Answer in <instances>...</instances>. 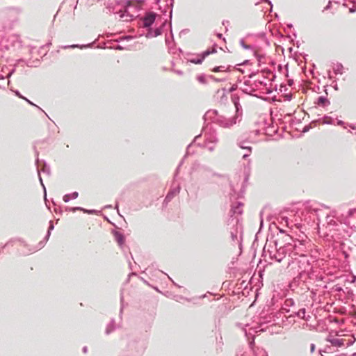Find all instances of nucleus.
Returning <instances> with one entry per match:
<instances>
[{
	"mask_svg": "<svg viewBox=\"0 0 356 356\" xmlns=\"http://www.w3.org/2000/svg\"><path fill=\"white\" fill-rule=\"evenodd\" d=\"M302 216L308 224L316 223L318 232L324 236H329L332 231L338 229L339 224L334 219L335 216L325 213L321 209L310 207L302 212Z\"/></svg>",
	"mask_w": 356,
	"mask_h": 356,
	"instance_id": "1",
	"label": "nucleus"
},
{
	"mask_svg": "<svg viewBox=\"0 0 356 356\" xmlns=\"http://www.w3.org/2000/svg\"><path fill=\"white\" fill-rule=\"evenodd\" d=\"M284 237V242H286L287 245H290V248H289V255L287 259L308 256V254H310L314 258L318 257V250L307 236H305L301 239H293L289 235H285Z\"/></svg>",
	"mask_w": 356,
	"mask_h": 356,
	"instance_id": "2",
	"label": "nucleus"
},
{
	"mask_svg": "<svg viewBox=\"0 0 356 356\" xmlns=\"http://www.w3.org/2000/svg\"><path fill=\"white\" fill-rule=\"evenodd\" d=\"M232 102L235 106L236 113L235 115L230 118H225L222 116L218 115L216 110H209L204 115V119H216L220 126L225 128H229L241 120L243 115L242 107L239 103V97L236 95L232 97Z\"/></svg>",
	"mask_w": 356,
	"mask_h": 356,
	"instance_id": "3",
	"label": "nucleus"
},
{
	"mask_svg": "<svg viewBox=\"0 0 356 356\" xmlns=\"http://www.w3.org/2000/svg\"><path fill=\"white\" fill-rule=\"evenodd\" d=\"M287 268L293 272L298 273V276L295 280L298 279L305 282L307 279H311L313 275L312 266H311L307 256L293 257L287 259Z\"/></svg>",
	"mask_w": 356,
	"mask_h": 356,
	"instance_id": "4",
	"label": "nucleus"
},
{
	"mask_svg": "<svg viewBox=\"0 0 356 356\" xmlns=\"http://www.w3.org/2000/svg\"><path fill=\"white\" fill-rule=\"evenodd\" d=\"M278 239H274L273 237L268 238L267 242L264 248V253L265 256L268 255L269 258L277 262H281L288 254L289 255V245L286 242L283 245H280L277 248Z\"/></svg>",
	"mask_w": 356,
	"mask_h": 356,
	"instance_id": "5",
	"label": "nucleus"
},
{
	"mask_svg": "<svg viewBox=\"0 0 356 356\" xmlns=\"http://www.w3.org/2000/svg\"><path fill=\"white\" fill-rule=\"evenodd\" d=\"M112 12L119 14L120 18L123 21L129 22L136 17L137 8L131 4L130 1L126 0L118 2L113 8Z\"/></svg>",
	"mask_w": 356,
	"mask_h": 356,
	"instance_id": "6",
	"label": "nucleus"
},
{
	"mask_svg": "<svg viewBox=\"0 0 356 356\" xmlns=\"http://www.w3.org/2000/svg\"><path fill=\"white\" fill-rule=\"evenodd\" d=\"M227 225L230 227V237L232 245H238L239 249L241 250L243 226L239 218L232 216L228 220Z\"/></svg>",
	"mask_w": 356,
	"mask_h": 356,
	"instance_id": "7",
	"label": "nucleus"
},
{
	"mask_svg": "<svg viewBox=\"0 0 356 356\" xmlns=\"http://www.w3.org/2000/svg\"><path fill=\"white\" fill-rule=\"evenodd\" d=\"M339 221L341 223H344L348 227H352L355 226L354 222L356 221V208L349 209L347 211L342 213Z\"/></svg>",
	"mask_w": 356,
	"mask_h": 356,
	"instance_id": "8",
	"label": "nucleus"
},
{
	"mask_svg": "<svg viewBox=\"0 0 356 356\" xmlns=\"http://www.w3.org/2000/svg\"><path fill=\"white\" fill-rule=\"evenodd\" d=\"M22 8L20 7H11L6 12V17L12 24L19 22V15L22 13Z\"/></svg>",
	"mask_w": 356,
	"mask_h": 356,
	"instance_id": "9",
	"label": "nucleus"
},
{
	"mask_svg": "<svg viewBox=\"0 0 356 356\" xmlns=\"http://www.w3.org/2000/svg\"><path fill=\"white\" fill-rule=\"evenodd\" d=\"M204 131V143H214L217 144L218 138L216 132L211 128L206 127Z\"/></svg>",
	"mask_w": 356,
	"mask_h": 356,
	"instance_id": "10",
	"label": "nucleus"
},
{
	"mask_svg": "<svg viewBox=\"0 0 356 356\" xmlns=\"http://www.w3.org/2000/svg\"><path fill=\"white\" fill-rule=\"evenodd\" d=\"M327 341L330 342V343L337 347H341L345 345L350 346L353 343L354 341L349 339L348 341L345 339H338V338H332L327 339Z\"/></svg>",
	"mask_w": 356,
	"mask_h": 356,
	"instance_id": "11",
	"label": "nucleus"
},
{
	"mask_svg": "<svg viewBox=\"0 0 356 356\" xmlns=\"http://www.w3.org/2000/svg\"><path fill=\"white\" fill-rule=\"evenodd\" d=\"M41 171L42 172H44V173H46L47 175H50V173H51L50 167L45 162H43V166H42V169L39 170L38 168V177H39L40 182L41 185L43 187L44 193V200H45V201H47V198H46V188H45V186H44V185L43 184L42 177L40 176V172Z\"/></svg>",
	"mask_w": 356,
	"mask_h": 356,
	"instance_id": "12",
	"label": "nucleus"
},
{
	"mask_svg": "<svg viewBox=\"0 0 356 356\" xmlns=\"http://www.w3.org/2000/svg\"><path fill=\"white\" fill-rule=\"evenodd\" d=\"M156 13L153 12L147 13L143 18L144 27H150L156 19Z\"/></svg>",
	"mask_w": 356,
	"mask_h": 356,
	"instance_id": "13",
	"label": "nucleus"
},
{
	"mask_svg": "<svg viewBox=\"0 0 356 356\" xmlns=\"http://www.w3.org/2000/svg\"><path fill=\"white\" fill-rule=\"evenodd\" d=\"M243 204L241 202H236V205H232L230 212L232 213L230 218L232 216L233 218H238V215L242 214L243 213Z\"/></svg>",
	"mask_w": 356,
	"mask_h": 356,
	"instance_id": "14",
	"label": "nucleus"
},
{
	"mask_svg": "<svg viewBox=\"0 0 356 356\" xmlns=\"http://www.w3.org/2000/svg\"><path fill=\"white\" fill-rule=\"evenodd\" d=\"M250 142L246 140H241L238 143V145L243 149L247 150V152L243 155V159H246L252 152V147L249 145Z\"/></svg>",
	"mask_w": 356,
	"mask_h": 356,
	"instance_id": "15",
	"label": "nucleus"
},
{
	"mask_svg": "<svg viewBox=\"0 0 356 356\" xmlns=\"http://www.w3.org/2000/svg\"><path fill=\"white\" fill-rule=\"evenodd\" d=\"M214 52H216V49L214 48L212 49V51L207 49L204 51L201 56H199L198 58L191 59L190 62L194 64H201L205 57Z\"/></svg>",
	"mask_w": 356,
	"mask_h": 356,
	"instance_id": "16",
	"label": "nucleus"
},
{
	"mask_svg": "<svg viewBox=\"0 0 356 356\" xmlns=\"http://www.w3.org/2000/svg\"><path fill=\"white\" fill-rule=\"evenodd\" d=\"M232 70H238V71H240L242 73H243V71L241 70V69L236 68V67H232V65H227V66L220 65V66L216 67L212 70V71L214 72H231Z\"/></svg>",
	"mask_w": 356,
	"mask_h": 356,
	"instance_id": "17",
	"label": "nucleus"
},
{
	"mask_svg": "<svg viewBox=\"0 0 356 356\" xmlns=\"http://www.w3.org/2000/svg\"><path fill=\"white\" fill-rule=\"evenodd\" d=\"M280 223L282 225H285L288 227H292L293 225H298V222L297 220H295V222H293V220H291L287 216H280Z\"/></svg>",
	"mask_w": 356,
	"mask_h": 356,
	"instance_id": "18",
	"label": "nucleus"
},
{
	"mask_svg": "<svg viewBox=\"0 0 356 356\" xmlns=\"http://www.w3.org/2000/svg\"><path fill=\"white\" fill-rule=\"evenodd\" d=\"M179 187L177 186L172 190H170L167 194L164 202L168 204L169 202L172 200V199L179 193Z\"/></svg>",
	"mask_w": 356,
	"mask_h": 356,
	"instance_id": "19",
	"label": "nucleus"
},
{
	"mask_svg": "<svg viewBox=\"0 0 356 356\" xmlns=\"http://www.w3.org/2000/svg\"><path fill=\"white\" fill-rule=\"evenodd\" d=\"M13 46L19 47L22 46V40L19 35H13L9 38Z\"/></svg>",
	"mask_w": 356,
	"mask_h": 356,
	"instance_id": "20",
	"label": "nucleus"
},
{
	"mask_svg": "<svg viewBox=\"0 0 356 356\" xmlns=\"http://www.w3.org/2000/svg\"><path fill=\"white\" fill-rule=\"evenodd\" d=\"M165 25V22L163 23L162 26L156 28L154 30L149 29L147 33L148 37H156L158 35H160L162 33V26Z\"/></svg>",
	"mask_w": 356,
	"mask_h": 356,
	"instance_id": "21",
	"label": "nucleus"
},
{
	"mask_svg": "<svg viewBox=\"0 0 356 356\" xmlns=\"http://www.w3.org/2000/svg\"><path fill=\"white\" fill-rule=\"evenodd\" d=\"M120 327V325H117L115 324L114 319H111V322L106 326V334H109L112 332H113L116 328Z\"/></svg>",
	"mask_w": 356,
	"mask_h": 356,
	"instance_id": "22",
	"label": "nucleus"
},
{
	"mask_svg": "<svg viewBox=\"0 0 356 356\" xmlns=\"http://www.w3.org/2000/svg\"><path fill=\"white\" fill-rule=\"evenodd\" d=\"M114 236L117 242L120 245H122L124 242V236L122 233L115 231L114 232Z\"/></svg>",
	"mask_w": 356,
	"mask_h": 356,
	"instance_id": "23",
	"label": "nucleus"
},
{
	"mask_svg": "<svg viewBox=\"0 0 356 356\" xmlns=\"http://www.w3.org/2000/svg\"><path fill=\"white\" fill-rule=\"evenodd\" d=\"M216 95L217 97H220L221 103H225L227 101V97L226 95V91L225 89L218 90Z\"/></svg>",
	"mask_w": 356,
	"mask_h": 356,
	"instance_id": "24",
	"label": "nucleus"
},
{
	"mask_svg": "<svg viewBox=\"0 0 356 356\" xmlns=\"http://www.w3.org/2000/svg\"><path fill=\"white\" fill-rule=\"evenodd\" d=\"M78 196H79V193H78V192H76V191H75V192H73V193H70V194H66V195H65L63 196V201H64L65 202H68L70 201V198H72V199H76V198H77V197H78Z\"/></svg>",
	"mask_w": 356,
	"mask_h": 356,
	"instance_id": "25",
	"label": "nucleus"
},
{
	"mask_svg": "<svg viewBox=\"0 0 356 356\" xmlns=\"http://www.w3.org/2000/svg\"><path fill=\"white\" fill-rule=\"evenodd\" d=\"M343 66L341 63H337L334 67L333 71L335 74H342L343 73Z\"/></svg>",
	"mask_w": 356,
	"mask_h": 356,
	"instance_id": "26",
	"label": "nucleus"
},
{
	"mask_svg": "<svg viewBox=\"0 0 356 356\" xmlns=\"http://www.w3.org/2000/svg\"><path fill=\"white\" fill-rule=\"evenodd\" d=\"M317 103L318 105H321L322 106H326L330 104L329 100L325 97L323 96H321L318 98Z\"/></svg>",
	"mask_w": 356,
	"mask_h": 356,
	"instance_id": "27",
	"label": "nucleus"
},
{
	"mask_svg": "<svg viewBox=\"0 0 356 356\" xmlns=\"http://www.w3.org/2000/svg\"><path fill=\"white\" fill-rule=\"evenodd\" d=\"M305 309L302 308L300 309L298 312H294V314L302 319H305L306 321H308V318L305 317Z\"/></svg>",
	"mask_w": 356,
	"mask_h": 356,
	"instance_id": "28",
	"label": "nucleus"
},
{
	"mask_svg": "<svg viewBox=\"0 0 356 356\" xmlns=\"http://www.w3.org/2000/svg\"><path fill=\"white\" fill-rule=\"evenodd\" d=\"M254 56L257 58V60L258 61V64L260 65L261 63H265L266 61V57L263 54H259L257 52H254Z\"/></svg>",
	"mask_w": 356,
	"mask_h": 356,
	"instance_id": "29",
	"label": "nucleus"
},
{
	"mask_svg": "<svg viewBox=\"0 0 356 356\" xmlns=\"http://www.w3.org/2000/svg\"><path fill=\"white\" fill-rule=\"evenodd\" d=\"M92 43H90V44H83V45L72 44V45H69V46H65L63 48L64 49H67V48H76V47H79L81 49H83V48H86V47H92Z\"/></svg>",
	"mask_w": 356,
	"mask_h": 356,
	"instance_id": "30",
	"label": "nucleus"
},
{
	"mask_svg": "<svg viewBox=\"0 0 356 356\" xmlns=\"http://www.w3.org/2000/svg\"><path fill=\"white\" fill-rule=\"evenodd\" d=\"M216 144L214 143H204V146L207 147L210 152H213L215 149Z\"/></svg>",
	"mask_w": 356,
	"mask_h": 356,
	"instance_id": "31",
	"label": "nucleus"
},
{
	"mask_svg": "<svg viewBox=\"0 0 356 356\" xmlns=\"http://www.w3.org/2000/svg\"><path fill=\"white\" fill-rule=\"evenodd\" d=\"M323 124H330L333 123V120L331 117L325 116L323 121Z\"/></svg>",
	"mask_w": 356,
	"mask_h": 356,
	"instance_id": "32",
	"label": "nucleus"
},
{
	"mask_svg": "<svg viewBox=\"0 0 356 356\" xmlns=\"http://www.w3.org/2000/svg\"><path fill=\"white\" fill-rule=\"evenodd\" d=\"M240 44H241V47H242L243 49H252V48H251V46H250V45H247V44H245V42H244V40H243V39H241V40H240Z\"/></svg>",
	"mask_w": 356,
	"mask_h": 356,
	"instance_id": "33",
	"label": "nucleus"
},
{
	"mask_svg": "<svg viewBox=\"0 0 356 356\" xmlns=\"http://www.w3.org/2000/svg\"><path fill=\"white\" fill-rule=\"evenodd\" d=\"M197 80L201 83H206V78L204 75H200L197 76Z\"/></svg>",
	"mask_w": 356,
	"mask_h": 356,
	"instance_id": "34",
	"label": "nucleus"
},
{
	"mask_svg": "<svg viewBox=\"0 0 356 356\" xmlns=\"http://www.w3.org/2000/svg\"><path fill=\"white\" fill-rule=\"evenodd\" d=\"M69 211H71L72 212H75L76 211H81L83 212V208L82 207H71V208H69L67 209Z\"/></svg>",
	"mask_w": 356,
	"mask_h": 356,
	"instance_id": "35",
	"label": "nucleus"
},
{
	"mask_svg": "<svg viewBox=\"0 0 356 356\" xmlns=\"http://www.w3.org/2000/svg\"><path fill=\"white\" fill-rule=\"evenodd\" d=\"M123 302V297L122 296L121 297V302ZM123 303L121 304V307H120V318L122 319V313H123Z\"/></svg>",
	"mask_w": 356,
	"mask_h": 356,
	"instance_id": "36",
	"label": "nucleus"
},
{
	"mask_svg": "<svg viewBox=\"0 0 356 356\" xmlns=\"http://www.w3.org/2000/svg\"><path fill=\"white\" fill-rule=\"evenodd\" d=\"M83 212L88 213V214H93V213H96L97 211L96 210H88V209H83Z\"/></svg>",
	"mask_w": 356,
	"mask_h": 356,
	"instance_id": "37",
	"label": "nucleus"
},
{
	"mask_svg": "<svg viewBox=\"0 0 356 356\" xmlns=\"http://www.w3.org/2000/svg\"><path fill=\"white\" fill-rule=\"evenodd\" d=\"M210 77L216 81H225L227 79V77H222L221 79H216L213 76H211Z\"/></svg>",
	"mask_w": 356,
	"mask_h": 356,
	"instance_id": "38",
	"label": "nucleus"
},
{
	"mask_svg": "<svg viewBox=\"0 0 356 356\" xmlns=\"http://www.w3.org/2000/svg\"><path fill=\"white\" fill-rule=\"evenodd\" d=\"M293 300L292 299H287L285 302L286 305H293Z\"/></svg>",
	"mask_w": 356,
	"mask_h": 356,
	"instance_id": "39",
	"label": "nucleus"
},
{
	"mask_svg": "<svg viewBox=\"0 0 356 356\" xmlns=\"http://www.w3.org/2000/svg\"><path fill=\"white\" fill-rule=\"evenodd\" d=\"M193 143H191L190 145H188V147H187V149H186V154H191V147H192V146H193Z\"/></svg>",
	"mask_w": 356,
	"mask_h": 356,
	"instance_id": "40",
	"label": "nucleus"
},
{
	"mask_svg": "<svg viewBox=\"0 0 356 356\" xmlns=\"http://www.w3.org/2000/svg\"><path fill=\"white\" fill-rule=\"evenodd\" d=\"M54 225H53V222H52V221H50V222H49V228H48V231H47V232H51V230H53V229H54Z\"/></svg>",
	"mask_w": 356,
	"mask_h": 356,
	"instance_id": "41",
	"label": "nucleus"
},
{
	"mask_svg": "<svg viewBox=\"0 0 356 356\" xmlns=\"http://www.w3.org/2000/svg\"><path fill=\"white\" fill-rule=\"evenodd\" d=\"M262 1L267 3L270 6V11L273 8V4L272 2L270 0H262Z\"/></svg>",
	"mask_w": 356,
	"mask_h": 356,
	"instance_id": "42",
	"label": "nucleus"
},
{
	"mask_svg": "<svg viewBox=\"0 0 356 356\" xmlns=\"http://www.w3.org/2000/svg\"><path fill=\"white\" fill-rule=\"evenodd\" d=\"M350 13H354L356 11V5H353V7L349 8Z\"/></svg>",
	"mask_w": 356,
	"mask_h": 356,
	"instance_id": "43",
	"label": "nucleus"
},
{
	"mask_svg": "<svg viewBox=\"0 0 356 356\" xmlns=\"http://www.w3.org/2000/svg\"><path fill=\"white\" fill-rule=\"evenodd\" d=\"M315 348H316V346H315V345L314 343H312L310 345V351H311V353H314V352Z\"/></svg>",
	"mask_w": 356,
	"mask_h": 356,
	"instance_id": "44",
	"label": "nucleus"
},
{
	"mask_svg": "<svg viewBox=\"0 0 356 356\" xmlns=\"http://www.w3.org/2000/svg\"><path fill=\"white\" fill-rule=\"evenodd\" d=\"M218 344H219L220 346H222L223 345L222 338L221 336L218 339Z\"/></svg>",
	"mask_w": 356,
	"mask_h": 356,
	"instance_id": "45",
	"label": "nucleus"
},
{
	"mask_svg": "<svg viewBox=\"0 0 356 356\" xmlns=\"http://www.w3.org/2000/svg\"><path fill=\"white\" fill-rule=\"evenodd\" d=\"M15 95H16L17 96H18L19 98H22V99H24V97H23V96L19 93V91H17H17H15Z\"/></svg>",
	"mask_w": 356,
	"mask_h": 356,
	"instance_id": "46",
	"label": "nucleus"
},
{
	"mask_svg": "<svg viewBox=\"0 0 356 356\" xmlns=\"http://www.w3.org/2000/svg\"><path fill=\"white\" fill-rule=\"evenodd\" d=\"M50 234H50V232H47V235H46V236H45V238H44V241H45V242H47V241H48V239H49V236H50Z\"/></svg>",
	"mask_w": 356,
	"mask_h": 356,
	"instance_id": "47",
	"label": "nucleus"
},
{
	"mask_svg": "<svg viewBox=\"0 0 356 356\" xmlns=\"http://www.w3.org/2000/svg\"><path fill=\"white\" fill-rule=\"evenodd\" d=\"M170 7H171V10H170V17H172V6H173V1L174 0H170Z\"/></svg>",
	"mask_w": 356,
	"mask_h": 356,
	"instance_id": "48",
	"label": "nucleus"
},
{
	"mask_svg": "<svg viewBox=\"0 0 356 356\" xmlns=\"http://www.w3.org/2000/svg\"><path fill=\"white\" fill-rule=\"evenodd\" d=\"M24 99L26 100L29 104L37 106L35 104H34L33 102H31L30 100H29L26 97H24Z\"/></svg>",
	"mask_w": 356,
	"mask_h": 356,
	"instance_id": "49",
	"label": "nucleus"
},
{
	"mask_svg": "<svg viewBox=\"0 0 356 356\" xmlns=\"http://www.w3.org/2000/svg\"><path fill=\"white\" fill-rule=\"evenodd\" d=\"M254 343V339H252V341H250V346L251 348H252Z\"/></svg>",
	"mask_w": 356,
	"mask_h": 356,
	"instance_id": "50",
	"label": "nucleus"
},
{
	"mask_svg": "<svg viewBox=\"0 0 356 356\" xmlns=\"http://www.w3.org/2000/svg\"><path fill=\"white\" fill-rule=\"evenodd\" d=\"M285 98H286V99H287V100H291V95H285Z\"/></svg>",
	"mask_w": 356,
	"mask_h": 356,
	"instance_id": "51",
	"label": "nucleus"
},
{
	"mask_svg": "<svg viewBox=\"0 0 356 356\" xmlns=\"http://www.w3.org/2000/svg\"><path fill=\"white\" fill-rule=\"evenodd\" d=\"M343 124H344V122L341 120H338V122H337L338 125H343Z\"/></svg>",
	"mask_w": 356,
	"mask_h": 356,
	"instance_id": "52",
	"label": "nucleus"
},
{
	"mask_svg": "<svg viewBox=\"0 0 356 356\" xmlns=\"http://www.w3.org/2000/svg\"><path fill=\"white\" fill-rule=\"evenodd\" d=\"M175 72L179 75H182V72L181 70H176Z\"/></svg>",
	"mask_w": 356,
	"mask_h": 356,
	"instance_id": "53",
	"label": "nucleus"
},
{
	"mask_svg": "<svg viewBox=\"0 0 356 356\" xmlns=\"http://www.w3.org/2000/svg\"><path fill=\"white\" fill-rule=\"evenodd\" d=\"M201 136V135H198L197 136H195V138H194V140H193V143H195V141L197 140V139Z\"/></svg>",
	"mask_w": 356,
	"mask_h": 356,
	"instance_id": "54",
	"label": "nucleus"
},
{
	"mask_svg": "<svg viewBox=\"0 0 356 356\" xmlns=\"http://www.w3.org/2000/svg\"><path fill=\"white\" fill-rule=\"evenodd\" d=\"M83 351L85 353H87L88 349H87V347H86V346L83 347Z\"/></svg>",
	"mask_w": 356,
	"mask_h": 356,
	"instance_id": "55",
	"label": "nucleus"
},
{
	"mask_svg": "<svg viewBox=\"0 0 356 356\" xmlns=\"http://www.w3.org/2000/svg\"><path fill=\"white\" fill-rule=\"evenodd\" d=\"M229 24V21H223V22H222V24H223V25H225V26L226 24Z\"/></svg>",
	"mask_w": 356,
	"mask_h": 356,
	"instance_id": "56",
	"label": "nucleus"
},
{
	"mask_svg": "<svg viewBox=\"0 0 356 356\" xmlns=\"http://www.w3.org/2000/svg\"><path fill=\"white\" fill-rule=\"evenodd\" d=\"M242 90L246 93H248V88H242Z\"/></svg>",
	"mask_w": 356,
	"mask_h": 356,
	"instance_id": "57",
	"label": "nucleus"
},
{
	"mask_svg": "<svg viewBox=\"0 0 356 356\" xmlns=\"http://www.w3.org/2000/svg\"><path fill=\"white\" fill-rule=\"evenodd\" d=\"M217 36H218V38H222V34L221 33H218Z\"/></svg>",
	"mask_w": 356,
	"mask_h": 356,
	"instance_id": "58",
	"label": "nucleus"
},
{
	"mask_svg": "<svg viewBox=\"0 0 356 356\" xmlns=\"http://www.w3.org/2000/svg\"><path fill=\"white\" fill-rule=\"evenodd\" d=\"M13 72H10L7 76H6V78H9L11 74H12Z\"/></svg>",
	"mask_w": 356,
	"mask_h": 356,
	"instance_id": "59",
	"label": "nucleus"
},
{
	"mask_svg": "<svg viewBox=\"0 0 356 356\" xmlns=\"http://www.w3.org/2000/svg\"><path fill=\"white\" fill-rule=\"evenodd\" d=\"M5 77L2 75V74H0V79H4Z\"/></svg>",
	"mask_w": 356,
	"mask_h": 356,
	"instance_id": "60",
	"label": "nucleus"
},
{
	"mask_svg": "<svg viewBox=\"0 0 356 356\" xmlns=\"http://www.w3.org/2000/svg\"><path fill=\"white\" fill-rule=\"evenodd\" d=\"M40 248L43 247V245H43V241H41V242L40 243Z\"/></svg>",
	"mask_w": 356,
	"mask_h": 356,
	"instance_id": "61",
	"label": "nucleus"
},
{
	"mask_svg": "<svg viewBox=\"0 0 356 356\" xmlns=\"http://www.w3.org/2000/svg\"><path fill=\"white\" fill-rule=\"evenodd\" d=\"M115 208L118 211V204H115Z\"/></svg>",
	"mask_w": 356,
	"mask_h": 356,
	"instance_id": "62",
	"label": "nucleus"
},
{
	"mask_svg": "<svg viewBox=\"0 0 356 356\" xmlns=\"http://www.w3.org/2000/svg\"><path fill=\"white\" fill-rule=\"evenodd\" d=\"M248 62H249V60H245V61L243 62V64H246V63H248Z\"/></svg>",
	"mask_w": 356,
	"mask_h": 356,
	"instance_id": "63",
	"label": "nucleus"
},
{
	"mask_svg": "<svg viewBox=\"0 0 356 356\" xmlns=\"http://www.w3.org/2000/svg\"><path fill=\"white\" fill-rule=\"evenodd\" d=\"M334 88L335 90H337V89H338V87H337V84L334 86Z\"/></svg>",
	"mask_w": 356,
	"mask_h": 356,
	"instance_id": "64",
	"label": "nucleus"
}]
</instances>
